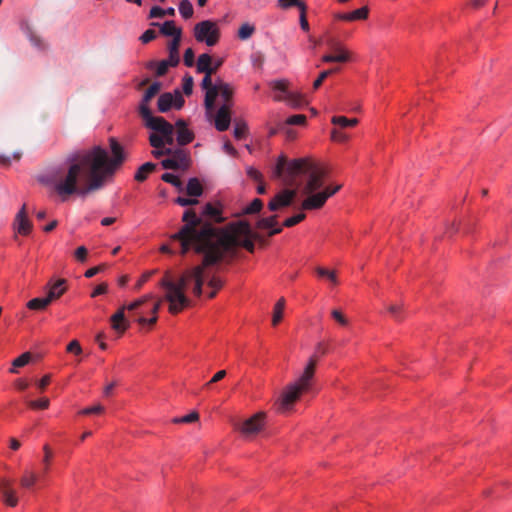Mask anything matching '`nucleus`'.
<instances>
[{"label": "nucleus", "instance_id": "obj_1", "mask_svg": "<svg viewBox=\"0 0 512 512\" xmlns=\"http://www.w3.org/2000/svg\"><path fill=\"white\" fill-rule=\"evenodd\" d=\"M109 147L111 157L99 145L70 153L65 160L66 172L60 174L61 168H57L43 177L41 182L53 188L62 202L70 195L84 197L89 192L100 189L106 178L114 175L126 160L124 147L116 138H109Z\"/></svg>", "mask_w": 512, "mask_h": 512}, {"label": "nucleus", "instance_id": "obj_2", "mask_svg": "<svg viewBox=\"0 0 512 512\" xmlns=\"http://www.w3.org/2000/svg\"><path fill=\"white\" fill-rule=\"evenodd\" d=\"M225 220L220 201L205 203L199 213L191 208L186 209L182 215L184 224L170 239L179 243L181 255L190 251L207 255L216 245V240L222 236L219 230L224 227H217L216 224Z\"/></svg>", "mask_w": 512, "mask_h": 512}, {"label": "nucleus", "instance_id": "obj_3", "mask_svg": "<svg viewBox=\"0 0 512 512\" xmlns=\"http://www.w3.org/2000/svg\"><path fill=\"white\" fill-rule=\"evenodd\" d=\"M219 232L222 236L216 240V245L210 253L205 255L206 265L219 264L227 254L234 253L238 247L244 248L249 253H254L255 244L252 238L249 237L252 228L247 220L231 222Z\"/></svg>", "mask_w": 512, "mask_h": 512}, {"label": "nucleus", "instance_id": "obj_4", "mask_svg": "<svg viewBox=\"0 0 512 512\" xmlns=\"http://www.w3.org/2000/svg\"><path fill=\"white\" fill-rule=\"evenodd\" d=\"M326 353V346L323 343H318L315 353L310 357L302 375L294 383L288 385L282 392L281 397L276 403L277 411L286 412L290 410L300 394L310 388L317 360Z\"/></svg>", "mask_w": 512, "mask_h": 512}, {"label": "nucleus", "instance_id": "obj_5", "mask_svg": "<svg viewBox=\"0 0 512 512\" xmlns=\"http://www.w3.org/2000/svg\"><path fill=\"white\" fill-rule=\"evenodd\" d=\"M311 159L301 157L289 160L284 153H281L272 169V178L283 179L288 184H293L298 176H303L310 164Z\"/></svg>", "mask_w": 512, "mask_h": 512}, {"label": "nucleus", "instance_id": "obj_6", "mask_svg": "<svg viewBox=\"0 0 512 512\" xmlns=\"http://www.w3.org/2000/svg\"><path fill=\"white\" fill-rule=\"evenodd\" d=\"M160 285L166 290L165 298L169 302V312L171 314H178L188 306V298L181 291V287L176 285L175 282L164 277Z\"/></svg>", "mask_w": 512, "mask_h": 512}, {"label": "nucleus", "instance_id": "obj_7", "mask_svg": "<svg viewBox=\"0 0 512 512\" xmlns=\"http://www.w3.org/2000/svg\"><path fill=\"white\" fill-rule=\"evenodd\" d=\"M341 187L342 185L340 184L335 186H326L322 191L306 194L307 197L302 201L301 208L307 211L321 209L327 200L336 194L341 189Z\"/></svg>", "mask_w": 512, "mask_h": 512}, {"label": "nucleus", "instance_id": "obj_8", "mask_svg": "<svg viewBox=\"0 0 512 512\" xmlns=\"http://www.w3.org/2000/svg\"><path fill=\"white\" fill-rule=\"evenodd\" d=\"M194 37L198 42L207 46H214L220 39V31L216 23L211 20H203L194 26Z\"/></svg>", "mask_w": 512, "mask_h": 512}, {"label": "nucleus", "instance_id": "obj_9", "mask_svg": "<svg viewBox=\"0 0 512 512\" xmlns=\"http://www.w3.org/2000/svg\"><path fill=\"white\" fill-rule=\"evenodd\" d=\"M304 175L307 176V181L303 188V194H312L323 187L326 171L318 163L311 160Z\"/></svg>", "mask_w": 512, "mask_h": 512}, {"label": "nucleus", "instance_id": "obj_10", "mask_svg": "<svg viewBox=\"0 0 512 512\" xmlns=\"http://www.w3.org/2000/svg\"><path fill=\"white\" fill-rule=\"evenodd\" d=\"M327 46L333 53L325 54L322 56V62L325 63H346L351 60L349 52L345 49L344 45L335 37L327 40Z\"/></svg>", "mask_w": 512, "mask_h": 512}, {"label": "nucleus", "instance_id": "obj_11", "mask_svg": "<svg viewBox=\"0 0 512 512\" xmlns=\"http://www.w3.org/2000/svg\"><path fill=\"white\" fill-rule=\"evenodd\" d=\"M170 157L161 161V166L167 170H187L190 167V157L188 153L180 148L172 150Z\"/></svg>", "mask_w": 512, "mask_h": 512}, {"label": "nucleus", "instance_id": "obj_12", "mask_svg": "<svg viewBox=\"0 0 512 512\" xmlns=\"http://www.w3.org/2000/svg\"><path fill=\"white\" fill-rule=\"evenodd\" d=\"M144 121V125L155 131L158 134H169L170 129H172V124L169 123L161 116H153L152 111L147 114L140 115Z\"/></svg>", "mask_w": 512, "mask_h": 512}, {"label": "nucleus", "instance_id": "obj_13", "mask_svg": "<svg viewBox=\"0 0 512 512\" xmlns=\"http://www.w3.org/2000/svg\"><path fill=\"white\" fill-rule=\"evenodd\" d=\"M266 414L264 412H258L254 414L252 417L245 420L241 427L240 431L245 436H252L257 434L262 430L265 425Z\"/></svg>", "mask_w": 512, "mask_h": 512}, {"label": "nucleus", "instance_id": "obj_14", "mask_svg": "<svg viewBox=\"0 0 512 512\" xmlns=\"http://www.w3.org/2000/svg\"><path fill=\"white\" fill-rule=\"evenodd\" d=\"M296 196V191L292 189H283L277 193L268 203L270 211H277L292 204Z\"/></svg>", "mask_w": 512, "mask_h": 512}, {"label": "nucleus", "instance_id": "obj_15", "mask_svg": "<svg viewBox=\"0 0 512 512\" xmlns=\"http://www.w3.org/2000/svg\"><path fill=\"white\" fill-rule=\"evenodd\" d=\"M13 229L22 236H28L32 231V223L26 212V204H23L13 221Z\"/></svg>", "mask_w": 512, "mask_h": 512}, {"label": "nucleus", "instance_id": "obj_16", "mask_svg": "<svg viewBox=\"0 0 512 512\" xmlns=\"http://www.w3.org/2000/svg\"><path fill=\"white\" fill-rule=\"evenodd\" d=\"M203 256L202 263L200 265L195 266L190 270V276L195 281L193 293L195 296L200 297L203 291L204 284V271L207 267H211L212 265L205 264V254H201Z\"/></svg>", "mask_w": 512, "mask_h": 512}, {"label": "nucleus", "instance_id": "obj_17", "mask_svg": "<svg viewBox=\"0 0 512 512\" xmlns=\"http://www.w3.org/2000/svg\"><path fill=\"white\" fill-rule=\"evenodd\" d=\"M231 105L227 103H223V105L218 109L216 117H215V128L219 132H224L228 130L231 123V113H230Z\"/></svg>", "mask_w": 512, "mask_h": 512}, {"label": "nucleus", "instance_id": "obj_18", "mask_svg": "<svg viewBox=\"0 0 512 512\" xmlns=\"http://www.w3.org/2000/svg\"><path fill=\"white\" fill-rule=\"evenodd\" d=\"M161 89V83L159 81L153 82L149 88L145 91V93L142 96V99L139 103L138 111L139 114H147L151 111L149 107V103L151 99L160 91Z\"/></svg>", "mask_w": 512, "mask_h": 512}, {"label": "nucleus", "instance_id": "obj_19", "mask_svg": "<svg viewBox=\"0 0 512 512\" xmlns=\"http://www.w3.org/2000/svg\"><path fill=\"white\" fill-rule=\"evenodd\" d=\"M175 126L177 128V143L180 146H185L190 144L194 140V133L191 131L187 123L183 119H179L176 121Z\"/></svg>", "mask_w": 512, "mask_h": 512}, {"label": "nucleus", "instance_id": "obj_20", "mask_svg": "<svg viewBox=\"0 0 512 512\" xmlns=\"http://www.w3.org/2000/svg\"><path fill=\"white\" fill-rule=\"evenodd\" d=\"M47 296L52 301L59 299L67 290V281L65 279H51L47 285Z\"/></svg>", "mask_w": 512, "mask_h": 512}, {"label": "nucleus", "instance_id": "obj_21", "mask_svg": "<svg viewBox=\"0 0 512 512\" xmlns=\"http://www.w3.org/2000/svg\"><path fill=\"white\" fill-rule=\"evenodd\" d=\"M256 228L267 229L269 237L280 234L282 232V226H277V215H271L258 219L256 222Z\"/></svg>", "mask_w": 512, "mask_h": 512}, {"label": "nucleus", "instance_id": "obj_22", "mask_svg": "<svg viewBox=\"0 0 512 512\" xmlns=\"http://www.w3.org/2000/svg\"><path fill=\"white\" fill-rule=\"evenodd\" d=\"M112 328L119 332L124 333L129 328V322L125 318V306L118 309V311L111 316Z\"/></svg>", "mask_w": 512, "mask_h": 512}, {"label": "nucleus", "instance_id": "obj_23", "mask_svg": "<svg viewBox=\"0 0 512 512\" xmlns=\"http://www.w3.org/2000/svg\"><path fill=\"white\" fill-rule=\"evenodd\" d=\"M272 89L276 92H280L281 95H276L274 97V99L276 101H287L289 103H292V97H293V94L288 91L287 89V82L286 80H275L273 83H272Z\"/></svg>", "mask_w": 512, "mask_h": 512}, {"label": "nucleus", "instance_id": "obj_24", "mask_svg": "<svg viewBox=\"0 0 512 512\" xmlns=\"http://www.w3.org/2000/svg\"><path fill=\"white\" fill-rule=\"evenodd\" d=\"M169 67H172V64L166 59L161 61L151 60L146 63V68L148 70H155V74L158 77L164 76L168 72Z\"/></svg>", "mask_w": 512, "mask_h": 512}, {"label": "nucleus", "instance_id": "obj_25", "mask_svg": "<svg viewBox=\"0 0 512 512\" xmlns=\"http://www.w3.org/2000/svg\"><path fill=\"white\" fill-rule=\"evenodd\" d=\"M160 32L164 36H171L173 39L181 40L182 29L175 25L173 20H167L160 26Z\"/></svg>", "mask_w": 512, "mask_h": 512}, {"label": "nucleus", "instance_id": "obj_26", "mask_svg": "<svg viewBox=\"0 0 512 512\" xmlns=\"http://www.w3.org/2000/svg\"><path fill=\"white\" fill-rule=\"evenodd\" d=\"M181 40L179 39H172L168 45V61L172 64V67H176L180 62V56H179V45Z\"/></svg>", "mask_w": 512, "mask_h": 512}, {"label": "nucleus", "instance_id": "obj_27", "mask_svg": "<svg viewBox=\"0 0 512 512\" xmlns=\"http://www.w3.org/2000/svg\"><path fill=\"white\" fill-rule=\"evenodd\" d=\"M156 169V164L153 162H146L142 164L135 172L134 179L137 182H144L150 173Z\"/></svg>", "mask_w": 512, "mask_h": 512}, {"label": "nucleus", "instance_id": "obj_28", "mask_svg": "<svg viewBox=\"0 0 512 512\" xmlns=\"http://www.w3.org/2000/svg\"><path fill=\"white\" fill-rule=\"evenodd\" d=\"M205 98H204V105L206 110L212 111L214 109V103L215 100L219 94V83H215L214 86L210 89L205 90Z\"/></svg>", "mask_w": 512, "mask_h": 512}, {"label": "nucleus", "instance_id": "obj_29", "mask_svg": "<svg viewBox=\"0 0 512 512\" xmlns=\"http://www.w3.org/2000/svg\"><path fill=\"white\" fill-rule=\"evenodd\" d=\"M38 479L39 477L35 472L31 470H25L20 478V486L23 489L30 490L35 486Z\"/></svg>", "mask_w": 512, "mask_h": 512}, {"label": "nucleus", "instance_id": "obj_30", "mask_svg": "<svg viewBox=\"0 0 512 512\" xmlns=\"http://www.w3.org/2000/svg\"><path fill=\"white\" fill-rule=\"evenodd\" d=\"M186 193L195 199L203 194V187L198 178L192 177L188 180Z\"/></svg>", "mask_w": 512, "mask_h": 512}, {"label": "nucleus", "instance_id": "obj_31", "mask_svg": "<svg viewBox=\"0 0 512 512\" xmlns=\"http://www.w3.org/2000/svg\"><path fill=\"white\" fill-rule=\"evenodd\" d=\"M173 107V94L165 92L161 94L157 101V109L161 113L168 112Z\"/></svg>", "mask_w": 512, "mask_h": 512}, {"label": "nucleus", "instance_id": "obj_32", "mask_svg": "<svg viewBox=\"0 0 512 512\" xmlns=\"http://www.w3.org/2000/svg\"><path fill=\"white\" fill-rule=\"evenodd\" d=\"M43 452H44L43 459H42L43 469H42L41 476L46 477V475L50 472L51 461L53 459L54 454L48 444H45L43 446Z\"/></svg>", "mask_w": 512, "mask_h": 512}, {"label": "nucleus", "instance_id": "obj_33", "mask_svg": "<svg viewBox=\"0 0 512 512\" xmlns=\"http://www.w3.org/2000/svg\"><path fill=\"white\" fill-rule=\"evenodd\" d=\"M50 303L51 300L47 295L45 297H36L27 302V308L30 310L41 311L44 310Z\"/></svg>", "mask_w": 512, "mask_h": 512}, {"label": "nucleus", "instance_id": "obj_34", "mask_svg": "<svg viewBox=\"0 0 512 512\" xmlns=\"http://www.w3.org/2000/svg\"><path fill=\"white\" fill-rule=\"evenodd\" d=\"M212 58L208 53H203L199 55L198 61H197V72L198 73H211L210 66H211Z\"/></svg>", "mask_w": 512, "mask_h": 512}, {"label": "nucleus", "instance_id": "obj_35", "mask_svg": "<svg viewBox=\"0 0 512 512\" xmlns=\"http://www.w3.org/2000/svg\"><path fill=\"white\" fill-rule=\"evenodd\" d=\"M263 208V201L260 198H254L247 206L242 209V215H254Z\"/></svg>", "mask_w": 512, "mask_h": 512}, {"label": "nucleus", "instance_id": "obj_36", "mask_svg": "<svg viewBox=\"0 0 512 512\" xmlns=\"http://www.w3.org/2000/svg\"><path fill=\"white\" fill-rule=\"evenodd\" d=\"M31 360V353L30 352H24L17 358H15L12 362V367L9 369L11 373H17V368L24 367L27 365Z\"/></svg>", "mask_w": 512, "mask_h": 512}, {"label": "nucleus", "instance_id": "obj_37", "mask_svg": "<svg viewBox=\"0 0 512 512\" xmlns=\"http://www.w3.org/2000/svg\"><path fill=\"white\" fill-rule=\"evenodd\" d=\"M284 307H285V299L282 297L274 305L273 317H272V324L274 326L278 325V323L282 320Z\"/></svg>", "mask_w": 512, "mask_h": 512}, {"label": "nucleus", "instance_id": "obj_38", "mask_svg": "<svg viewBox=\"0 0 512 512\" xmlns=\"http://www.w3.org/2000/svg\"><path fill=\"white\" fill-rule=\"evenodd\" d=\"M315 271L319 278L326 279L335 285L338 283L335 271L320 266L317 267Z\"/></svg>", "mask_w": 512, "mask_h": 512}, {"label": "nucleus", "instance_id": "obj_39", "mask_svg": "<svg viewBox=\"0 0 512 512\" xmlns=\"http://www.w3.org/2000/svg\"><path fill=\"white\" fill-rule=\"evenodd\" d=\"M165 15L174 16L175 9L173 7L163 9L160 6H153L150 10L149 18H160L164 17Z\"/></svg>", "mask_w": 512, "mask_h": 512}, {"label": "nucleus", "instance_id": "obj_40", "mask_svg": "<svg viewBox=\"0 0 512 512\" xmlns=\"http://www.w3.org/2000/svg\"><path fill=\"white\" fill-rule=\"evenodd\" d=\"M2 500L5 505L9 507H16L18 504V497L14 489H6L2 493Z\"/></svg>", "mask_w": 512, "mask_h": 512}, {"label": "nucleus", "instance_id": "obj_41", "mask_svg": "<svg viewBox=\"0 0 512 512\" xmlns=\"http://www.w3.org/2000/svg\"><path fill=\"white\" fill-rule=\"evenodd\" d=\"M218 83H219V93H220L221 97L223 98L224 103L231 105V99L233 96V90H232L231 86L228 83H225L221 80H219Z\"/></svg>", "mask_w": 512, "mask_h": 512}, {"label": "nucleus", "instance_id": "obj_42", "mask_svg": "<svg viewBox=\"0 0 512 512\" xmlns=\"http://www.w3.org/2000/svg\"><path fill=\"white\" fill-rule=\"evenodd\" d=\"M331 122L332 124L340 126L341 128H347L355 126L358 123V119H349L345 116H333Z\"/></svg>", "mask_w": 512, "mask_h": 512}, {"label": "nucleus", "instance_id": "obj_43", "mask_svg": "<svg viewBox=\"0 0 512 512\" xmlns=\"http://www.w3.org/2000/svg\"><path fill=\"white\" fill-rule=\"evenodd\" d=\"M277 7L281 9H289L292 7H297L300 10L307 7L306 3L301 0H278L277 1Z\"/></svg>", "mask_w": 512, "mask_h": 512}, {"label": "nucleus", "instance_id": "obj_44", "mask_svg": "<svg viewBox=\"0 0 512 512\" xmlns=\"http://www.w3.org/2000/svg\"><path fill=\"white\" fill-rule=\"evenodd\" d=\"M27 37H28L29 41L31 42V44L38 50H41V51L47 50V48H48L47 44L43 41V39L41 37L36 35L31 29L28 30Z\"/></svg>", "mask_w": 512, "mask_h": 512}, {"label": "nucleus", "instance_id": "obj_45", "mask_svg": "<svg viewBox=\"0 0 512 512\" xmlns=\"http://www.w3.org/2000/svg\"><path fill=\"white\" fill-rule=\"evenodd\" d=\"M179 13L184 19H189L193 16V5L189 0H181L179 3Z\"/></svg>", "mask_w": 512, "mask_h": 512}, {"label": "nucleus", "instance_id": "obj_46", "mask_svg": "<svg viewBox=\"0 0 512 512\" xmlns=\"http://www.w3.org/2000/svg\"><path fill=\"white\" fill-rule=\"evenodd\" d=\"M161 180L176 187L179 191L183 190L182 181L180 180V178L177 175H175L173 173L166 172V173L162 174Z\"/></svg>", "mask_w": 512, "mask_h": 512}, {"label": "nucleus", "instance_id": "obj_47", "mask_svg": "<svg viewBox=\"0 0 512 512\" xmlns=\"http://www.w3.org/2000/svg\"><path fill=\"white\" fill-rule=\"evenodd\" d=\"M248 132V126L244 121H238L235 123L233 135L236 140H242L246 137Z\"/></svg>", "mask_w": 512, "mask_h": 512}, {"label": "nucleus", "instance_id": "obj_48", "mask_svg": "<svg viewBox=\"0 0 512 512\" xmlns=\"http://www.w3.org/2000/svg\"><path fill=\"white\" fill-rule=\"evenodd\" d=\"M208 286L212 289V291L208 294L210 299L214 298L217 292L223 287V281L218 276H213L209 282Z\"/></svg>", "mask_w": 512, "mask_h": 512}, {"label": "nucleus", "instance_id": "obj_49", "mask_svg": "<svg viewBox=\"0 0 512 512\" xmlns=\"http://www.w3.org/2000/svg\"><path fill=\"white\" fill-rule=\"evenodd\" d=\"M340 71V68H332V69H328V70H324L322 71L319 76L317 77V79L313 82V89L314 90H317L323 83V81L328 77L330 76L331 74L333 73H337Z\"/></svg>", "mask_w": 512, "mask_h": 512}, {"label": "nucleus", "instance_id": "obj_50", "mask_svg": "<svg viewBox=\"0 0 512 512\" xmlns=\"http://www.w3.org/2000/svg\"><path fill=\"white\" fill-rule=\"evenodd\" d=\"M255 31V27L249 23H244L238 30V37L241 40H246L252 36Z\"/></svg>", "mask_w": 512, "mask_h": 512}, {"label": "nucleus", "instance_id": "obj_51", "mask_svg": "<svg viewBox=\"0 0 512 512\" xmlns=\"http://www.w3.org/2000/svg\"><path fill=\"white\" fill-rule=\"evenodd\" d=\"M50 401L47 397H42L37 400H31L29 401L28 405L31 409L34 410H44L49 407Z\"/></svg>", "mask_w": 512, "mask_h": 512}, {"label": "nucleus", "instance_id": "obj_52", "mask_svg": "<svg viewBox=\"0 0 512 512\" xmlns=\"http://www.w3.org/2000/svg\"><path fill=\"white\" fill-rule=\"evenodd\" d=\"M368 15H369V9L367 6H363L359 9H356L352 12H350V18H351V22L352 21H357V20H365L368 18Z\"/></svg>", "mask_w": 512, "mask_h": 512}, {"label": "nucleus", "instance_id": "obj_53", "mask_svg": "<svg viewBox=\"0 0 512 512\" xmlns=\"http://www.w3.org/2000/svg\"><path fill=\"white\" fill-rule=\"evenodd\" d=\"M305 217H306L305 213H298L296 215L286 218L284 220L282 226L283 227H293V226L299 224L301 221H303L305 219Z\"/></svg>", "mask_w": 512, "mask_h": 512}, {"label": "nucleus", "instance_id": "obj_54", "mask_svg": "<svg viewBox=\"0 0 512 512\" xmlns=\"http://www.w3.org/2000/svg\"><path fill=\"white\" fill-rule=\"evenodd\" d=\"M182 89L185 95H191L193 91V77L188 73L183 77Z\"/></svg>", "mask_w": 512, "mask_h": 512}, {"label": "nucleus", "instance_id": "obj_55", "mask_svg": "<svg viewBox=\"0 0 512 512\" xmlns=\"http://www.w3.org/2000/svg\"><path fill=\"white\" fill-rule=\"evenodd\" d=\"M149 143L153 148L159 149L164 147V139L162 134L152 133L149 136Z\"/></svg>", "mask_w": 512, "mask_h": 512}, {"label": "nucleus", "instance_id": "obj_56", "mask_svg": "<svg viewBox=\"0 0 512 512\" xmlns=\"http://www.w3.org/2000/svg\"><path fill=\"white\" fill-rule=\"evenodd\" d=\"M199 418V414L195 411L187 414V415H184L182 417H176L173 419V422L174 423H193L195 421H197Z\"/></svg>", "mask_w": 512, "mask_h": 512}, {"label": "nucleus", "instance_id": "obj_57", "mask_svg": "<svg viewBox=\"0 0 512 512\" xmlns=\"http://www.w3.org/2000/svg\"><path fill=\"white\" fill-rule=\"evenodd\" d=\"M306 116L304 114H294L286 119L288 125H304L306 123Z\"/></svg>", "mask_w": 512, "mask_h": 512}, {"label": "nucleus", "instance_id": "obj_58", "mask_svg": "<svg viewBox=\"0 0 512 512\" xmlns=\"http://www.w3.org/2000/svg\"><path fill=\"white\" fill-rule=\"evenodd\" d=\"M184 65L187 67H192L195 63V53L192 48H187L183 55Z\"/></svg>", "mask_w": 512, "mask_h": 512}, {"label": "nucleus", "instance_id": "obj_59", "mask_svg": "<svg viewBox=\"0 0 512 512\" xmlns=\"http://www.w3.org/2000/svg\"><path fill=\"white\" fill-rule=\"evenodd\" d=\"M247 176L251 178L254 181L262 182L263 181V175L262 173L256 169L253 166H249L246 169Z\"/></svg>", "mask_w": 512, "mask_h": 512}, {"label": "nucleus", "instance_id": "obj_60", "mask_svg": "<svg viewBox=\"0 0 512 512\" xmlns=\"http://www.w3.org/2000/svg\"><path fill=\"white\" fill-rule=\"evenodd\" d=\"M104 411V407L100 404L94 405L91 407L83 408L79 411V414L81 415H92V414H100Z\"/></svg>", "mask_w": 512, "mask_h": 512}, {"label": "nucleus", "instance_id": "obj_61", "mask_svg": "<svg viewBox=\"0 0 512 512\" xmlns=\"http://www.w3.org/2000/svg\"><path fill=\"white\" fill-rule=\"evenodd\" d=\"M157 37V33L153 29H147L143 32V34L140 36V41L143 44H147L150 41L154 40Z\"/></svg>", "mask_w": 512, "mask_h": 512}, {"label": "nucleus", "instance_id": "obj_62", "mask_svg": "<svg viewBox=\"0 0 512 512\" xmlns=\"http://www.w3.org/2000/svg\"><path fill=\"white\" fill-rule=\"evenodd\" d=\"M331 316L341 326H346L348 324V320L346 319V317L340 310H337V309L332 310Z\"/></svg>", "mask_w": 512, "mask_h": 512}, {"label": "nucleus", "instance_id": "obj_63", "mask_svg": "<svg viewBox=\"0 0 512 512\" xmlns=\"http://www.w3.org/2000/svg\"><path fill=\"white\" fill-rule=\"evenodd\" d=\"M185 100L181 94V92L176 89L173 94V107L176 109H181L184 106Z\"/></svg>", "mask_w": 512, "mask_h": 512}, {"label": "nucleus", "instance_id": "obj_64", "mask_svg": "<svg viewBox=\"0 0 512 512\" xmlns=\"http://www.w3.org/2000/svg\"><path fill=\"white\" fill-rule=\"evenodd\" d=\"M75 258L77 261L83 263L86 261L87 259V255H88V250L85 246H79L76 250H75Z\"/></svg>", "mask_w": 512, "mask_h": 512}]
</instances>
